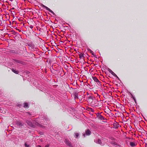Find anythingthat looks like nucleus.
I'll list each match as a JSON object with an SVG mask.
<instances>
[{"label":"nucleus","instance_id":"nucleus-1","mask_svg":"<svg viewBox=\"0 0 147 147\" xmlns=\"http://www.w3.org/2000/svg\"><path fill=\"white\" fill-rule=\"evenodd\" d=\"M91 134V131L89 129H87L86 131L85 134H83V136L84 137H85V135L86 136H89Z\"/></svg>","mask_w":147,"mask_h":147},{"label":"nucleus","instance_id":"nucleus-2","mask_svg":"<svg viewBox=\"0 0 147 147\" xmlns=\"http://www.w3.org/2000/svg\"><path fill=\"white\" fill-rule=\"evenodd\" d=\"M43 7L47 10L49 11V12L52 13L54 14V12L53 11H52L51 9H50L48 7H47L43 5Z\"/></svg>","mask_w":147,"mask_h":147},{"label":"nucleus","instance_id":"nucleus-3","mask_svg":"<svg viewBox=\"0 0 147 147\" xmlns=\"http://www.w3.org/2000/svg\"><path fill=\"white\" fill-rule=\"evenodd\" d=\"M109 71L113 75L118 78L114 72H113L112 70L110 69H109Z\"/></svg>","mask_w":147,"mask_h":147},{"label":"nucleus","instance_id":"nucleus-4","mask_svg":"<svg viewBox=\"0 0 147 147\" xmlns=\"http://www.w3.org/2000/svg\"><path fill=\"white\" fill-rule=\"evenodd\" d=\"M27 123L30 127H33V125L32 123L30 121H27Z\"/></svg>","mask_w":147,"mask_h":147},{"label":"nucleus","instance_id":"nucleus-5","mask_svg":"<svg viewBox=\"0 0 147 147\" xmlns=\"http://www.w3.org/2000/svg\"><path fill=\"white\" fill-rule=\"evenodd\" d=\"M65 143L66 144L69 146H70L71 145V144L70 142L67 140H65Z\"/></svg>","mask_w":147,"mask_h":147},{"label":"nucleus","instance_id":"nucleus-6","mask_svg":"<svg viewBox=\"0 0 147 147\" xmlns=\"http://www.w3.org/2000/svg\"><path fill=\"white\" fill-rule=\"evenodd\" d=\"M93 79L95 82H98L99 84H100V83L99 81L97 79V78L96 77H93Z\"/></svg>","mask_w":147,"mask_h":147},{"label":"nucleus","instance_id":"nucleus-7","mask_svg":"<svg viewBox=\"0 0 147 147\" xmlns=\"http://www.w3.org/2000/svg\"><path fill=\"white\" fill-rule=\"evenodd\" d=\"M98 118L100 119L101 120H104V117L100 115H99L98 116Z\"/></svg>","mask_w":147,"mask_h":147},{"label":"nucleus","instance_id":"nucleus-8","mask_svg":"<svg viewBox=\"0 0 147 147\" xmlns=\"http://www.w3.org/2000/svg\"><path fill=\"white\" fill-rule=\"evenodd\" d=\"M130 145L132 147H134L136 146V144L134 142H130Z\"/></svg>","mask_w":147,"mask_h":147},{"label":"nucleus","instance_id":"nucleus-9","mask_svg":"<svg viewBox=\"0 0 147 147\" xmlns=\"http://www.w3.org/2000/svg\"><path fill=\"white\" fill-rule=\"evenodd\" d=\"M28 104L27 103H24V108H28Z\"/></svg>","mask_w":147,"mask_h":147},{"label":"nucleus","instance_id":"nucleus-10","mask_svg":"<svg viewBox=\"0 0 147 147\" xmlns=\"http://www.w3.org/2000/svg\"><path fill=\"white\" fill-rule=\"evenodd\" d=\"M95 142H96V143H97L99 144H100L101 143V141L100 140L98 139L97 140H96V141H95Z\"/></svg>","mask_w":147,"mask_h":147},{"label":"nucleus","instance_id":"nucleus-11","mask_svg":"<svg viewBox=\"0 0 147 147\" xmlns=\"http://www.w3.org/2000/svg\"><path fill=\"white\" fill-rule=\"evenodd\" d=\"M93 98L92 96H90L89 97V98L88 99V100L89 101H92L93 100Z\"/></svg>","mask_w":147,"mask_h":147},{"label":"nucleus","instance_id":"nucleus-12","mask_svg":"<svg viewBox=\"0 0 147 147\" xmlns=\"http://www.w3.org/2000/svg\"><path fill=\"white\" fill-rule=\"evenodd\" d=\"M12 71L14 73L16 74H18V71L15 70H14V69H12Z\"/></svg>","mask_w":147,"mask_h":147},{"label":"nucleus","instance_id":"nucleus-13","mask_svg":"<svg viewBox=\"0 0 147 147\" xmlns=\"http://www.w3.org/2000/svg\"><path fill=\"white\" fill-rule=\"evenodd\" d=\"M80 57L82 58L83 57V55L82 53H80L79 55Z\"/></svg>","mask_w":147,"mask_h":147},{"label":"nucleus","instance_id":"nucleus-14","mask_svg":"<svg viewBox=\"0 0 147 147\" xmlns=\"http://www.w3.org/2000/svg\"><path fill=\"white\" fill-rule=\"evenodd\" d=\"M78 136H79V134L78 133H75V137L76 138H78Z\"/></svg>","mask_w":147,"mask_h":147},{"label":"nucleus","instance_id":"nucleus-15","mask_svg":"<svg viewBox=\"0 0 147 147\" xmlns=\"http://www.w3.org/2000/svg\"><path fill=\"white\" fill-rule=\"evenodd\" d=\"M25 146L26 147H30L29 145L27 144L26 143H25Z\"/></svg>","mask_w":147,"mask_h":147},{"label":"nucleus","instance_id":"nucleus-16","mask_svg":"<svg viewBox=\"0 0 147 147\" xmlns=\"http://www.w3.org/2000/svg\"><path fill=\"white\" fill-rule=\"evenodd\" d=\"M74 98H75V99L78 98L77 95L75 94V95Z\"/></svg>","mask_w":147,"mask_h":147},{"label":"nucleus","instance_id":"nucleus-17","mask_svg":"<svg viewBox=\"0 0 147 147\" xmlns=\"http://www.w3.org/2000/svg\"><path fill=\"white\" fill-rule=\"evenodd\" d=\"M89 51H90V53L92 54V55H93V52L91 50H89Z\"/></svg>","mask_w":147,"mask_h":147},{"label":"nucleus","instance_id":"nucleus-18","mask_svg":"<svg viewBox=\"0 0 147 147\" xmlns=\"http://www.w3.org/2000/svg\"><path fill=\"white\" fill-rule=\"evenodd\" d=\"M18 124L19 125H22V123H20V122H19V123H18Z\"/></svg>","mask_w":147,"mask_h":147},{"label":"nucleus","instance_id":"nucleus-19","mask_svg":"<svg viewBox=\"0 0 147 147\" xmlns=\"http://www.w3.org/2000/svg\"><path fill=\"white\" fill-rule=\"evenodd\" d=\"M46 119H44L43 120V121H44V122H45L46 123Z\"/></svg>","mask_w":147,"mask_h":147},{"label":"nucleus","instance_id":"nucleus-20","mask_svg":"<svg viewBox=\"0 0 147 147\" xmlns=\"http://www.w3.org/2000/svg\"><path fill=\"white\" fill-rule=\"evenodd\" d=\"M37 147H41V146L40 145H38L37 146Z\"/></svg>","mask_w":147,"mask_h":147},{"label":"nucleus","instance_id":"nucleus-21","mask_svg":"<svg viewBox=\"0 0 147 147\" xmlns=\"http://www.w3.org/2000/svg\"><path fill=\"white\" fill-rule=\"evenodd\" d=\"M44 124H46V123H45V122H44Z\"/></svg>","mask_w":147,"mask_h":147},{"label":"nucleus","instance_id":"nucleus-22","mask_svg":"<svg viewBox=\"0 0 147 147\" xmlns=\"http://www.w3.org/2000/svg\"><path fill=\"white\" fill-rule=\"evenodd\" d=\"M48 147V146H47H47H45V147Z\"/></svg>","mask_w":147,"mask_h":147},{"label":"nucleus","instance_id":"nucleus-23","mask_svg":"<svg viewBox=\"0 0 147 147\" xmlns=\"http://www.w3.org/2000/svg\"><path fill=\"white\" fill-rule=\"evenodd\" d=\"M9 1H12L13 0H9Z\"/></svg>","mask_w":147,"mask_h":147},{"label":"nucleus","instance_id":"nucleus-24","mask_svg":"<svg viewBox=\"0 0 147 147\" xmlns=\"http://www.w3.org/2000/svg\"><path fill=\"white\" fill-rule=\"evenodd\" d=\"M146 147H147V144H146Z\"/></svg>","mask_w":147,"mask_h":147},{"label":"nucleus","instance_id":"nucleus-25","mask_svg":"<svg viewBox=\"0 0 147 147\" xmlns=\"http://www.w3.org/2000/svg\"><path fill=\"white\" fill-rule=\"evenodd\" d=\"M134 100L135 102H136V100H135V99H134Z\"/></svg>","mask_w":147,"mask_h":147},{"label":"nucleus","instance_id":"nucleus-26","mask_svg":"<svg viewBox=\"0 0 147 147\" xmlns=\"http://www.w3.org/2000/svg\"><path fill=\"white\" fill-rule=\"evenodd\" d=\"M1 110V108H0V111Z\"/></svg>","mask_w":147,"mask_h":147}]
</instances>
